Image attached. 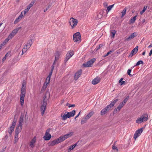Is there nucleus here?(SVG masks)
Here are the masks:
<instances>
[{
    "mask_svg": "<svg viewBox=\"0 0 152 152\" xmlns=\"http://www.w3.org/2000/svg\"><path fill=\"white\" fill-rule=\"evenodd\" d=\"M26 92L25 84L24 83H23L22 84V87L20 94V102L22 106H23L24 104Z\"/></svg>",
    "mask_w": 152,
    "mask_h": 152,
    "instance_id": "obj_1",
    "label": "nucleus"
},
{
    "mask_svg": "<svg viewBox=\"0 0 152 152\" xmlns=\"http://www.w3.org/2000/svg\"><path fill=\"white\" fill-rule=\"evenodd\" d=\"M48 99V98H47L46 94H45L43 97V102L40 108L41 111V114L42 116L44 114L47 104V101Z\"/></svg>",
    "mask_w": 152,
    "mask_h": 152,
    "instance_id": "obj_2",
    "label": "nucleus"
},
{
    "mask_svg": "<svg viewBox=\"0 0 152 152\" xmlns=\"http://www.w3.org/2000/svg\"><path fill=\"white\" fill-rule=\"evenodd\" d=\"M148 119V116L147 115H142L141 117L137 119L136 121V122L137 124H140L146 121Z\"/></svg>",
    "mask_w": 152,
    "mask_h": 152,
    "instance_id": "obj_3",
    "label": "nucleus"
},
{
    "mask_svg": "<svg viewBox=\"0 0 152 152\" xmlns=\"http://www.w3.org/2000/svg\"><path fill=\"white\" fill-rule=\"evenodd\" d=\"M77 23V20L73 18H70V21L69 22V23L72 28H74L76 26Z\"/></svg>",
    "mask_w": 152,
    "mask_h": 152,
    "instance_id": "obj_4",
    "label": "nucleus"
},
{
    "mask_svg": "<svg viewBox=\"0 0 152 152\" xmlns=\"http://www.w3.org/2000/svg\"><path fill=\"white\" fill-rule=\"evenodd\" d=\"M73 38L74 41L76 42L80 41L81 37L80 33L77 32L75 33L73 35Z\"/></svg>",
    "mask_w": 152,
    "mask_h": 152,
    "instance_id": "obj_5",
    "label": "nucleus"
},
{
    "mask_svg": "<svg viewBox=\"0 0 152 152\" xmlns=\"http://www.w3.org/2000/svg\"><path fill=\"white\" fill-rule=\"evenodd\" d=\"M16 124V121L14 120L12 123V125L9 128L7 131L10 135L11 136L12 132L14 131V128Z\"/></svg>",
    "mask_w": 152,
    "mask_h": 152,
    "instance_id": "obj_6",
    "label": "nucleus"
},
{
    "mask_svg": "<svg viewBox=\"0 0 152 152\" xmlns=\"http://www.w3.org/2000/svg\"><path fill=\"white\" fill-rule=\"evenodd\" d=\"M50 129H48L46 131L45 136L43 137L45 140H49L51 137V135L49 133Z\"/></svg>",
    "mask_w": 152,
    "mask_h": 152,
    "instance_id": "obj_7",
    "label": "nucleus"
},
{
    "mask_svg": "<svg viewBox=\"0 0 152 152\" xmlns=\"http://www.w3.org/2000/svg\"><path fill=\"white\" fill-rule=\"evenodd\" d=\"M74 54V52L73 51H69L67 53L66 57L65 58L64 62L66 63L68 60L72 57Z\"/></svg>",
    "mask_w": 152,
    "mask_h": 152,
    "instance_id": "obj_8",
    "label": "nucleus"
},
{
    "mask_svg": "<svg viewBox=\"0 0 152 152\" xmlns=\"http://www.w3.org/2000/svg\"><path fill=\"white\" fill-rule=\"evenodd\" d=\"M20 28L21 27H19L15 29L8 36L9 38L11 39L17 34Z\"/></svg>",
    "mask_w": 152,
    "mask_h": 152,
    "instance_id": "obj_9",
    "label": "nucleus"
},
{
    "mask_svg": "<svg viewBox=\"0 0 152 152\" xmlns=\"http://www.w3.org/2000/svg\"><path fill=\"white\" fill-rule=\"evenodd\" d=\"M143 131V128H140L136 131L134 135V139L135 140H136V138L140 135Z\"/></svg>",
    "mask_w": 152,
    "mask_h": 152,
    "instance_id": "obj_10",
    "label": "nucleus"
},
{
    "mask_svg": "<svg viewBox=\"0 0 152 152\" xmlns=\"http://www.w3.org/2000/svg\"><path fill=\"white\" fill-rule=\"evenodd\" d=\"M96 60L95 58H93L88 61L86 63L83 64V65L85 67H90L96 61Z\"/></svg>",
    "mask_w": 152,
    "mask_h": 152,
    "instance_id": "obj_11",
    "label": "nucleus"
},
{
    "mask_svg": "<svg viewBox=\"0 0 152 152\" xmlns=\"http://www.w3.org/2000/svg\"><path fill=\"white\" fill-rule=\"evenodd\" d=\"M60 142H61L59 138H58L57 139L55 140L49 142L48 143V144L49 146H53Z\"/></svg>",
    "mask_w": 152,
    "mask_h": 152,
    "instance_id": "obj_12",
    "label": "nucleus"
},
{
    "mask_svg": "<svg viewBox=\"0 0 152 152\" xmlns=\"http://www.w3.org/2000/svg\"><path fill=\"white\" fill-rule=\"evenodd\" d=\"M82 73V70L80 69L79 71L76 72L74 76V79L75 80H77L80 76Z\"/></svg>",
    "mask_w": 152,
    "mask_h": 152,
    "instance_id": "obj_13",
    "label": "nucleus"
},
{
    "mask_svg": "<svg viewBox=\"0 0 152 152\" xmlns=\"http://www.w3.org/2000/svg\"><path fill=\"white\" fill-rule=\"evenodd\" d=\"M33 42H32V39H30L28 41L26 44L24 46V48H26L27 50H28L32 45Z\"/></svg>",
    "mask_w": 152,
    "mask_h": 152,
    "instance_id": "obj_14",
    "label": "nucleus"
},
{
    "mask_svg": "<svg viewBox=\"0 0 152 152\" xmlns=\"http://www.w3.org/2000/svg\"><path fill=\"white\" fill-rule=\"evenodd\" d=\"M118 101V99H116L111 102V103L107 106V108L108 109H110Z\"/></svg>",
    "mask_w": 152,
    "mask_h": 152,
    "instance_id": "obj_15",
    "label": "nucleus"
},
{
    "mask_svg": "<svg viewBox=\"0 0 152 152\" xmlns=\"http://www.w3.org/2000/svg\"><path fill=\"white\" fill-rule=\"evenodd\" d=\"M137 35V34L136 33L134 32L132 34L130 35L128 37L126 38L125 40L126 41H129L133 38L134 37H136Z\"/></svg>",
    "mask_w": 152,
    "mask_h": 152,
    "instance_id": "obj_16",
    "label": "nucleus"
},
{
    "mask_svg": "<svg viewBox=\"0 0 152 152\" xmlns=\"http://www.w3.org/2000/svg\"><path fill=\"white\" fill-rule=\"evenodd\" d=\"M36 141V137H34L30 141L29 144V145L32 148H33L34 147Z\"/></svg>",
    "mask_w": 152,
    "mask_h": 152,
    "instance_id": "obj_17",
    "label": "nucleus"
},
{
    "mask_svg": "<svg viewBox=\"0 0 152 152\" xmlns=\"http://www.w3.org/2000/svg\"><path fill=\"white\" fill-rule=\"evenodd\" d=\"M23 16L22 12L20 15L15 20L14 22V24H16L18 23L22 19Z\"/></svg>",
    "mask_w": 152,
    "mask_h": 152,
    "instance_id": "obj_18",
    "label": "nucleus"
},
{
    "mask_svg": "<svg viewBox=\"0 0 152 152\" xmlns=\"http://www.w3.org/2000/svg\"><path fill=\"white\" fill-rule=\"evenodd\" d=\"M60 53L59 52H57L55 54V59L53 63V64H55L56 62L58 60L59 58Z\"/></svg>",
    "mask_w": 152,
    "mask_h": 152,
    "instance_id": "obj_19",
    "label": "nucleus"
},
{
    "mask_svg": "<svg viewBox=\"0 0 152 152\" xmlns=\"http://www.w3.org/2000/svg\"><path fill=\"white\" fill-rule=\"evenodd\" d=\"M100 79L99 77H96L92 81V83L94 85H96L99 83L100 81Z\"/></svg>",
    "mask_w": 152,
    "mask_h": 152,
    "instance_id": "obj_20",
    "label": "nucleus"
},
{
    "mask_svg": "<svg viewBox=\"0 0 152 152\" xmlns=\"http://www.w3.org/2000/svg\"><path fill=\"white\" fill-rule=\"evenodd\" d=\"M61 116L62 118V119L63 120H65L67 118H70V116H69V112H67L66 114H64L63 116L62 115H61Z\"/></svg>",
    "mask_w": 152,
    "mask_h": 152,
    "instance_id": "obj_21",
    "label": "nucleus"
},
{
    "mask_svg": "<svg viewBox=\"0 0 152 152\" xmlns=\"http://www.w3.org/2000/svg\"><path fill=\"white\" fill-rule=\"evenodd\" d=\"M23 122V117H20L19 119V122L18 125V126L20 127V129L21 130L22 129V124Z\"/></svg>",
    "mask_w": 152,
    "mask_h": 152,
    "instance_id": "obj_22",
    "label": "nucleus"
},
{
    "mask_svg": "<svg viewBox=\"0 0 152 152\" xmlns=\"http://www.w3.org/2000/svg\"><path fill=\"white\" fill-rule=\"evenodd\" d=\"M110 109H108L107 108V106L106 107L104 108L103 109L101 112V115H103L105 114Z\"/></svg>",
    "mask_w": 152,
    "mask_h": 152,
    "instance_id": "obj_23",
    "label": "nucleus"
},
{
    "mask_svg": "<svg viewBox=\"0 0 152 152\" xmlns=\"http://www.w3.org/2000/svg\"><path fill=\"white\" fill-rule=\"evenodd\" d=\"M48 85V84L46 83H44L41 90V93H43L44 92L46 88L47 87Z\"/></svg>",
    "mask_w": 152,
    "mask_h": 152,
    "instance_id": "obj_24",
    "label": "nucleus"
},
{
    "mask_svg": "<svg viewBox=\"0 0 152 152\" xmlns=\"http://www.w3.org/2000/svg\"><path fill=\"white\" fill-rule=\"evenodd\" d=\"M66 139H67V138H66V137L65 134L63 136H61L59 138L60 142L64 141Z\"/></svg>",
    "mask_w": 152,
    "mask_h": 152,
    "instance_id": "obj_25",
    "label": "nucleus"
},
{
    "mask_svg": "<svg viewBox=\"0 0 152 152\" xmlns=\"http://www.w3.org/2000/svg\"><path fill=\"white\" fill-rule=\"evenodd\" d=\"M124 106L121 104V103L120 104L118 105V106L117 107V108H116L115 109L114 111H118H118L119 112L120 110L121 109L122 107H123Z\"/></svg>",
    "mask_w": 152,
    "mask_h": 152,
    "instance_id": "obj_26",
    "label": "nucleus"
},
{
    "mask_svg": "<svg viewBox=\"0 0 152 152\" xmlns=\"http://www.w3.org/2000/svg\"><path fill=\"white\" fill-rule=\"evenodd\" d=\"M94 114L93 112H90L88 114H87L85 117L88 119H89Z\"/></svg>",
    "mask_w": 152,
    "mask_h": 152,
    "instance_id": "obj_27",
    "label": "nucleus"
},
{
    "mask_svg": "<svg viewBox=\"0 0 152 152\" xmlns=\"http://www.w3.org/2000/svg\"><path fill=\"white\" fill-rule=\"evenodd\" d=\"M75 110H73L71 112H69V116H70V117L74 116L75 114Z\"/></svg>",
    "mask_w": 152,
    "mask_h": 152,
    "instance_id": "obj_28",
    "label": "nucleus"
},
{
    "mask_svg": "<svg viewBox=\"0 0 152 152\" xmlns=\"http://www.w3.org/2000/svg\"><path fill=\"white\" fill-rule=\"evenodd\" d=\"M77 145V143H76L75 144L70 146L68 149V151H70L71 150H72L75 147V146Z\"/></svg>",
    "mask_w": 152,
    "mask_h": 152,
    "instance_id": "obj_29",
    "label": "nucleus"
},
{
    "mask_svg": "<svg viewBox=\"0 0 152 152\" xmlns=\"http://www.w3.org/2000/svg\"><path fill=\"white\" fill-rule=\"evenodd\" d=\"M138 50V46H137L135 47V48L132 51V53L134 54H135L137 53Z\"/></svg>",
    "mask_w": 152,
    "mask_h": 152,
    "instance_id": "obj_30",
    "label": "nucleus"
},
{
    "mask_svg": "<svg viewBox=\"0 0 152 152\" xmlns=\"http://www.w3.org/2000/svg\"><path fill=\"white\" fill-rule=\"evenodd\" d=\"M35 2V1L33 0L31 1L29 4L27 6V7L29 9L33 6L34 3Z\"/></svg>",
    "mask_w": 152,
    "mask_h": 152,
    "instance_id": "obj_31",
    "label": "nucleus"
},
{
    "mask_svg": "<svg viewBox=\"0 0 152 152\" xmlns=\"http://www.w3.org/2000/svg\"><path fill=\"white\" fill-rule=\"evenodd\" d=\"M10 39H9V37H8L6 38L4 40V41L2 43V44L4 45H4H5L6 43L8 42V41L10 40Z\"/></svg>",
    "mask_w": 152,
    "mask_h": 152,
    "instance_id": "obj_32",
    "label": "nucleus"
},
{
    "mask_svg": "<svg viewBox=\"0 0 152 152\" xmlns=\"http://www.w3.org/2000/svg\"><path fill=\"white\" fill-rule=\"evenodd\" d=\"M73 132H71L65 134L66 137L67 138L71 137L73 134Z\"/></svg>",
    "mask_w": 152,
    "mask_h": 152,
    "instance_id": "obj_33",
    "label": "nucleus"
},
{
    "mask_svg": "<svg viewBox=\"0 0 152 152\" xmlns=\"http://www.w3.org/2000/svg\"><path fill=\"white\" fill-rule=\"evenodd\" d=\"M137 16V15H136L134 16L133 18H132L130 20V22L131 23H133L134 22L135 20L136 19V18Z\"/></svg>",
    "mask_w": 152,
    "mask_h": 152,
    "instance_id": "obj_34",
    "label": "nucleus"
},
{
    "mask_svg": "<svg viewBox=\"0 0 152 152\" xmlns=\"http://www.w3.org/2000/svg\"><path fill=\"white\" fill-rule=\"evenodd\" d=\"M87 120L88 119H87L86 117H85L84 118H83L81 120V124H83L86 123L87 122Z\"/></svg>",
    "mask_w": 152,
    "mask_h": 152,
    "instance_id": "obj_35",
    "label": "nucleus"
},
{
    "mask_svg": "<svg viewBox=\"0 0 152 152\" xmlns=\"http://www.w3.org/2000/svg\"><path fill=\"white\" fill-rule=\"evenodd\" d=\"M123 79L122 78H121L119 81V82L120 83L121 85H122L123 84H125L126 82L124 81H123Z\"/></svg>",
    "mask_w": 152,
    "mask_h": 152,
    "instance_id": "obj_36",
    "label": "nucleus"
},
{
    "mask_svg": "<svg viewBox=\"0 0 152 152\" xmlns=\"http://www.w3.org/2000/svg\"><path fill=\"white\" fill-rule=\"evenodd\" d=\"M143 64V61L142 60H140L138 61L137 62V63L136 64L134 65V66H138L140 65V64Z\"/></svg>",
    "mask_w": 152,
    "mask_h": 152,
    "instance_id": "obj_37",
    "label": "nucleus"
},
{
    "mask_svg": "<svg viewBox=\"0 0 152 152\" xmlns=\"http://www.w3.org/2000/svg\"><path fill=\"white\" fill-rule=\"evenodd\" d=\"M102 13L101 12L98 13L97 16V18L99 19L102 18Z\"/></svg>",
    "mask_w": 152,
    "mask_h": 152,
    "instance_id": "obj_38",
    "label": "nucleus"
},
{
    "mask_svg": "<svg viewBox=\"0 0 152 152\" xmlns=\"http://www.w3.org/2000/svg\"><path fill=\"white\" fill-rule=\"evenodd\" d=\"M110 33L112 35V37H114L116 33L115 31V30H111L110 31Z\"/></svg>",
    "mask_w": 152,
    "mask_h": 152,
    "instance_id": "obj_39",
    "label": "nucleus"
},
{
    "mask_svg": "<svg viewBox=\"0 0 152 152\" xmlns=\"http://www.w3.org/2000/svg\"><path fill=\"white\" fill-rule=\"evenodd\" d=\"M114 6V4L110 5L107 7V10H108L107 12H108L111 10V9Z\"/></svg>",
    "mask_w": 152,
    "mask_h": 152,
    "instance_id": "obj_40",
    "label": "nucleus"
},
{
    "mask_svg": "<svg viewBox=\"0 0 152 152\" xmlns=\"http://www.w3.org/2000/svg\"><path fill=\"white\" fill-rule=\"evenodd\" d=\"M147 9V7H144L142 10L140 12V14L141 15H142L145 11V10Z\"/></svg>",
    "mask_w": 152,
    "mask_h": 152,
    "instance_id": "obj_41",
    "label": "nucleus"
},
{
    "mask_svg": "<svg viewBox=\"0 0 152 152\" xmlns=\"http://www.w3.org/2000/svg\"><path fill=\"white\" fill-rule=\"evenodd\" d=\"M126 10L125 9L123 10L122 12H121V14H122V15L121 16V18H123L124 16V15H125V14L126 13Z\"/></svg>",
    "mask_w": 152,
    "mask_h": 152,
    "instance_id": "obj_42",
    "label": "nucleus"
},
{
    "mask_svg": "<svg viewBox=\"0 0 152 152\" xmlns=\"http://www.w3.org/2000/svg\"><path fill=\"white\" fill-rule=\"evenodd\" d=\"M50 79V77H48L46 78V80L45 83H46L48 85V84L49 83Z\"/></svg>",
    "mask_w": 152,
    "mask_h": 152,
    "instance_id": "obj_43",
    "label": "nucleus"
},
{
    "mask_svg": "<svg viewBox=\"0 0 152 152\" xmlns=\"http://www.w3.org/2000/svg\"><path fill=\"white\" fill-rule=\"evenodd\" d=\"M19 126H17L15 131V134L16 135H18L19 133Z\"/></svg>",
    "mask_w": 152,
    "mask_h": 152,
    "instance_id": "obj_44",
    "label": "nucleus"
},
{
    "mask_svg": "<svg viewBox=\"0 0 152 152\" xmlns=\"http://www.w3.org/2000/svg\"><path fill=\"white\" fill-rule=\"evenodd\" d=\"M28 50H27L26 48H23L22 50V55L25 53Z\"/></svg>",
    "mask_w": 152,
    "mask_h": 152,
    "instance_id": "obj_45",
    "label": "nucleus"
},
{
    "mask_svg": "<svg viewBox=\"0 0 152 152\" xmlns=\"http://www.w3.org/2000/svg\"><path fill=\"white\" fill-rule=\"evenodd\" d=\"M103 46V45L102 44H99V46H97L95 48V50H98L101 47H102Z\"/></svg>",
    "mask_w": 152,
    "mask_h": 152,
    "instance_id": "obj_46",
    "label": "nucleus"
},
{
    "mask_svg": "<svg viewBox=\"0 0 152 152\" xmlns=\"http://www.w3.org/2000/svg\"><path fill=\"white\" fill-rule=\"evenodd\" d=\"M66 106H68V107L70 108V107H75V105L74 104H71L69 103H67L66 104Z\"/></svg>",
    "mask_w": 152,
    "mask_h": 152,
    "instance_id": "obj_47",
    "label": "nucleus"
},
{
    "mask_svg": "<svg viewBox=\"0 0 152 152\" xmlns=\"http://www.w3.org/2000/svg\"><path fill=\"white\" fill-rule=\"evenodd\" d=\"M30 9H29L28 7H27V8L26 9H25L24 10V15H25L26 13H27L28 12V11Z\"/></svg>",
    "mask_w": 152,
    "mask_h": 152,
    "instance_id": "obj_48",
    "label": "nucleus"
},
{
    "mask_svg": "<svg viewBox=\"0 0 152 152\" xmlns=\"http://www.w3.org/2000/svg\"><path fill=\"white\" fill-rule=\"evenodd\" d=\"M112 52V51L111 50H110L109 51H108L105 55H104V57H105L106 56H107L109 54L111 53Z\"/></svg>",
    "mask_w": 152,
    "mask_h": 152,
    "instance_id": "obj_49",
    "label": "nucleus"
},
{
    "mask_svg": "<svg viewBox=\"0 0 152 152\" xmlns=\"http://www.w3.org/2000/svg\"><path fill=\"white\" fill-rule=\"evenodd\" d=\"M131 70H132L131 69H129L128 71H127V74L129 75H130V77H132V76L133 75H131L130 74V73H131Z\"/></svg>",
    "mask_w": 152,
    "mask_h": 152,
    "instance_id": "obj_50",
    "label": "nucleus"
},
{
    "mask_svg": "<svg viewBox=\"0 0 152 152\" xmlns=\"http://www.w3.org/2000/svg\"><path fill=\"white\" fill-rule=\"evenodd\" d=\"M112 148L113 150H116L117 151H118L117 148L114 145H112Z\"/></svg>",
    "mask_w": 152,
    "mask_h": 152,
    "instance_id": "obj_51",
    "label": "nucleus"
},
{
    "mask_svg": "<svg viewBox=\"0 0 152 152\" xmlns=\"http://www.w3.org/2000/svg\"><path fill=\"white\" fill-rule=\"evenodd\" d=\"M129 96H127L124 100V101L126 103V102H127V100L129 99Z\"/></svg>",
    "mask_w": 152,
    "mask_h": 152,
    "instance_id": "obj_52",
    "label": "nucleus"
},
{
    "mask_svg": "<svg viewBox=\"0 0 152 152\" xmlns=\"http://www.w3.org/2000/svg\"><path fill=\"white\" fill-rule=\"evenodd\" d=\"M10 54V52H8L7 53L5 56L7 58V57Z\"/></svg>",
    "mask_w": 152,
    "mask_h": 152,
    "instance_id": "obj_53",
    "label": "nucleus"
},
{
    "mask_svg": "<svg viewBox=\"0 0 152 152\" xmlns=\"http://www.w3.org/2000/svg\"><path fill=\"white\" fill-rule=\"evenodd\" d=\"M54 64H53V65H52V66H51V72H53V70L54 69Z\"/></svg>",
    "mask_w": 152,
    "mask_h": 152,
    "instance_id": "obj_54",
    "label": "nucleus"
},
{
    "mask_svg": "<svg viewBox=\"0 0 152 152\" xmlns=\"http://www.w3.org/2000/svg\"><path fill=\"white\" fill-rule=\"evenodd\" d=\"M134 54H133L132 52L130 53V55H129V57L130 58L132 57Z\"/></svg>",
    "mask_w": 152,
    "mask_h": 152,
    "instance_id": "obj_55",
    "label": "nucleus"
},
{
    "mask_svg": "<svg viewBox=\"0 0 152 152\" xmlns=\"http://www.w3.org/2000/svg\"><path fill=\"white\" fill-rule=\"evenodd\" d=\"M52 73H53V72H51V71H50V73L48 77H51V75H52Z\"/></svg>",
    "mask_w": 152,
    "mask_h": 152,
    "instance_id": "obj_56",
    "label": "nucleus"
},
{
    "mask_svg": "<svg viewBox=\"0 0 152 152\" xmlns=\"http://www.w3.org/2000/svg\"><path fill=\"white\" fill-rule=\"evenodd\" d=\"M80 112L75 117V119L76 118H77L79 116V115L80 114Z\"/></svg>",
    "mask_w": 152,
    "mask_h": 152,
    "instance_id": "obj_57",
    "label": "nucleus"
},
{
    "mask_svg": "<svg viewBox=\"0 0 152 152\" xmlns=\"http://www.w3.org/2000/svg\"><path fill=\"white\" fill-rule=\"evenodd\" d=\"M15 138L17 139V140L18 139V135H16L15 134Z\"/></svg>",
    "mask_w": 152,
    "mask_h": 152,
    "instance_id": "obj_58",
    "label": "nucleus"
},
{
    "mask_svg": "<svg viewBox=\"0 0 152 152\" xmlns=\"http://www.w3.org/2000/svg\"><path fill=\"white\" fill-rule=\"evenodd\" d=\"M152 54V50H151L150 51V52L149 53V56H151Z\"/></svg>",
    "mask_w": 152,
    "mask_h": 152,
    "instance_id": "obj_59",
    "label": "nucleus"
},
{
    "mask_svg": "<svg viewBox=\"0 0 152 152\" xmlns=\"http://www.w3.org/2000/svg\"><path fill=\"white\" fill-rule=\"evenodd\" d=\"M6 58L4 56L2 59V61L3 62L6 59Z\"/></svg>",
    "mask_w": 152,
    "mask_h": 152,
    "instance_id": "obj_60",
    "label": "nucleus"
},
{
    "mask_svg": "<svg viewBox=\"0 0 152 152\" xmlns=\"http://www.w3.org/2000/svg\"><path fill=\"white\" fill-rule=\"evenodd\" d=\"M126 102H124V101H123V102H122L121 103L123 104V106H124L126 104Z\"/></svg>",
    "mask_w": 152,
    "mask_h": 152,
    "instance_id": "obj_61",
    "label": "nucleus"
},
{
    "mask_svg": "<svg viewBox=\"0 0 152 152\" xmlns=\"http://www.w3.org/2000/svg\"><path fill=\"white\" fill-rule=\"evenodd\" d=\"M4 45L2 43L0 45V48H1Z\"/></svg>",
    "mask_w": 152,
    "mask_h": 152,
    "instance_id": "obj_62",
    "label": "nucleus"
},
{
    "mask_svg": "<svg viewBox=\"0 0 152 152\" xmlns=\"http://www.w3.org/2000/svg\"><path fill=\"white\" fill-rule=\"evenodd\" d=\"M145 51H144L142 52V55H144L145 54Z\"/></svg>",
    "mask_w": 152,
    "mask_h": 152,
    "instance_id": "obj_63",
    "label": "nucleus"
},
{
    "mask_svg": "<svg viewBox=\"0 0 152 152\" xmlns=\"http://www.w3.org/2000/svg\"><path fill=\"white\" fill-rule=\"evenodd\" d=\"M48 9V8H46V9H44V12H46V11H47Z\"/></svg>",
    "mask_w": 152,
    "mask_h": 152,
    "instance_id": "obj_64",
    "label": "nucleus"
}]
</instances>
